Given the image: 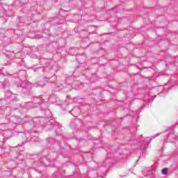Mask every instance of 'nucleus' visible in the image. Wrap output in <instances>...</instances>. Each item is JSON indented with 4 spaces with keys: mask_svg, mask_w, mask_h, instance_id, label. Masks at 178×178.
I'll use <instances>...</instances> for the list:
<instances>
[{
    "mask_svg": "<svg viewBox=\"0 0 178 178\" xmlns=\"http://www.w3.org/2000/svg\"><path fill=\"white\" fill-rule=\"evenodd\" d=\"M48 78H44V81H48Z\"/></svg>",
    "mask_w": 178,
    "mask_h": 178,
    "instance_id": "nucleus-7",
    "label": "nucleus"
},
{
    "mask_svg": "<svg viewBox=\"0 0 178 178\" xmlns=\"http://www.w3.org/2000/svg\"><path fill=\"white\" fill-rule=\"evenodd\" d=\"M161 134H156L154 137H158V136H160Z\"/></svg>",
    "mask_w": 178,
    "mask_h": 178,
    "instance_id": "nucleus-6",
    "label": "nucleus"
},
{
    "mask_svg": "<svg viewBox=\"0 0 178 178\" xmlns=\"http://www.w3.org/2000/svg\"><path fill=\"white\" fill-rule=\"evenodd\" d=\"M30 51H31V49L27 47H23L22 49V52L24 54H30Z\"/></svg>",
    "mask_w": 178,
    "mask_h": 178,
    "instance_id": "nucleus-1",
    "label": "nucleus"
},
{
    "mask_svg": "<svg viewBox=\"0 0 178 178\" xmlns=\"http://www.w3.org/2000/svg\"><path fill=\"white\" fill-rule=\"evenodd\" d=\"M10 99H11V101H13V99H17V95L13 93H11L10 95Z\"/></svg>",
    "mask_w": 178,
    "mask_h": 178,
    "instance_id": "nucleus-2",
    "label": "nucleus"
},
{
    "mask_svg": "<svg viewBox=\"0 0 178 178\" xmlns=\"http://www.w3.org/2000/svg\"><path fill=\"white\" fill-rule=\"evenodd\" d=\"M161 172L163 175H168V168H163Z\"/></svg>",
    "mask_w": 178,
    "mask_h": 178,
    "instance_id": "nucleus-3",
    "label": "nucleus"
},
{
    "mask_svg": "<svg viewBox=\"0 0 178 178\" xmlns=\"http://www.w3.org/2000/svg\"><path fill=\"white\" fill-rule=\"evenodd\" d=\"M31 58H37V56L34 55V54H31Z\"/></svg>",
    "mask_w": 178,
    "mask_h": 178,
    "instance_id": "nucleus-5",
    "label": "nucleus"
},
{
    "mask_svg": "<svg viewBox=\"0 0 178 178\" xmlns=\"http://www.w3.org/2000/svg\"><path fill=\"white\" fill-rule=\"evenodd\" d=\"M44 86H45V81H44V82L40 81L39 83V87H44Z\"/></svg>",
    "mask_w": 178,
    "mask_h": 178,
    "instance_id": "nucleus-4",
    "label": "nucleus"
}]
</instances>
